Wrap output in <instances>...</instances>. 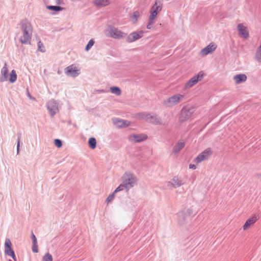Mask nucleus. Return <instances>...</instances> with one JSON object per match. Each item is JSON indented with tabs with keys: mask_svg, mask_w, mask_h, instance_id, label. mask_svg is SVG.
<instances>
[{
	"mask_svg": "<svg viewBox=\"0 0 261 261\" xmlns=\"http://www.w3.org/2000/svg\"><path fill=\"white\" fill-rule=\"evenodd\" d=\"M38 49L41 52H45V49L43 43L39 41L37 44Z\"/></svg>",
	"mask_w": 261,
	"mask_h": 261,
	"instance_id": "32",
	"label": "nucleus"
},
{
	"mask_svg": "<svg viewBox=\"0 0 261 261\" xmlns=\"http://www.w3.org/2000/svg\"><path fill=\"white\" fill-rule=\"evenodd\" d=\"M47 108L51 116L54 115L58 110L57 103L53 100L48 102Z\"/></svg>",
	"mask_w": 261,
	"mask_h": 261,
	"instance_id": "16",
	"label": "nucleus"
},
{
	"mask_svg": "<svg viewBox=\"0 0 261 261\" xmlns=\"http://www.w3.org/2000/svg\"><path fill=\"white\" fill-rule=\"evenodd\" d=\"M182 185L181 181L177 177H173L168 184V186L170 188H176Z\"/></svg>",
	"mask_w": 261,
	"mask_h": 261,
	"instance_id": "17",
	"label": "nucleus"
},
{
	"mask_svg": "<svg viewBox=\"0 0 261 261\" xmlns=\"http://www.w3.org/2000/svg\"><path fill=\"white\" fill-rule=\"evenodd\" d=\"M204 75L205 74L203 71H200L197 74L191 78L186 83L184 86L185 88L186 89H188L193 87L199 81H201Z\"/></svg>",
	"mask_w": 261,
	"mask_h": 261,
	"instance_id": "3",
	"label": "nucleus"
},
{
	"mask_svg": "<svg viewBox=\"0 0 261 261\" xmlns=\"http://www.w3.org/2000/svg\"><path fill=\"white\" fill-rule=\"evenodd\" d=\"M20 26L22 34L19 37L20 42L22 44H30L33 32L31 23L27 20H23Z\"/></svg>",
	"mask_w": 261,
	"mask_h": 261,
	"instance_id": "1",
	"label": "nucleus"
},
{
	"mask_svg": "<svg viewBox=\"0 0 261 261\" xmlns=\"http://www.w3.org/2000/svg\"><path fill=\"white\" fill-rule=\"evenodd\" d=\"M158 14L156 13H154L150 11V15L148 19V22L146 25V28L147 29H151L152 28L153 24L154 23L155 19L157 17Z\"/></svg>",
	"mask_w": 261,
	"mask_h": 261,
	"instance_id": "15",
	"label": "nucleus"
},
{
	"mask_svg": "<svg viewBox=\"0 0 261 261\" xmlns=\"http://www.w3.org/2000/svg\"><path fill=\"white\" fill-rule=\"evenodd\" d=\"M61 0H56L55 4L56 5H60V4H61Z\"/></svg>",
	"mask_w": 261,
	"mask_h": 261,
	"instance_id": "42",
	"label": "nucleus"
},
{
	"mask_svg": "<svg viewBox=\"0 0 261 261\" xmlns=\"http://www.w3.org/2000/svg\"><path fill=\"white\" fill-rule=\"evenodd\" d=\"M185 146V143L182 141L178 142L173 148V151L175 153L179 152Z\"/></svg>",
	"mask_w": 261,
	"mask_h": 261,
	"instance_id": "23",
	"label": "nucleus"
},
{
	"mask_svg": "<svg viewBox=\"0 0 261 261\" xmlns=\"http://www.w3.org/2000/svg\"><path fill=\"white\" fill-rule=\"evenodd\" d=\"M43 261H53L51 255L48 253H46L43 257Z\"/></svg>",
	"mask_w": 261,
	"mask_h": 261,
	"instance_id": "31",
	"label": "nucleus"
},
{
	"mask_svg": "<svg viewBox=\"0 0 261 261\" xmlns=\"http://www.w3.org/2000/svg\"><path fill=\"white\" fill-rule=\"evenodd\" d=\"M184 96L181 94H176L170 97L164 101V105L167 107H173L179 103L183 99Z\"/></svg>",
	"mask_w": 261,
	"mask_h": 261,
	"instance_id": "5",
	"label": "nucleus"
},
{
	"mask_svg": "<svg viewBox=\"0 0 261 261\" xmlns=\"http://www.w3.org/2000/svg\"><path fill=\"white\" fill-rule=\"evenodd\" d=\"M47 8L50 10L55 11H60L63 10V8L60 6H47Z\"/></svg>",
	"mask_w": 261,
	"mask_h": 261,
	"instance_id": "30",
	"label": "nucleus"
},
{
	"mask_svg": "<svg viewBox=\"0 0 261 261\" xmlns=\"http://www.w3.org/2000/svg\"><path fill=\"white\" fill-rule=\"evenodd\" d=\"M217 48V45L214 43H211L209 45L203 48L200 51L202 56H205L208 54L214 51Z\"/></svg>",
	"mask_w": 261,
	"mask_h": 261,
	"instance_id": "11",
	"label": "nucleus"
},
{
	"mask_svg": "<svg viewBox=\"0 0 261 261\" xmlns=\"http://www.w3.org/2000/svg\"><path fill=\"white\" fill-rule=\"evenodd\" d=\"M236 84H239L241 83L244 82L247 80V76L244 74H239L236 75L233 77Z\"/></svg>",
	"mask_w": 261,
	"mask_h": 261,
	"instance_id": "21",
	"label": "nucleus"
},
{
	"mask_svg": "<svg viewBox=\"0 0 261 261\" xmlns=\"http://www.w3.org/2000/svg\"><path fill=\"white\" fill-rule=\"evenodd\" d=\"M123 183L125 186V189L128 191L134 187L136 183V177L130 173H125L123 176Z\"/></svg>",
	"mask_w": 261,
	"mask_h": 261,
	"instance_id": "4",
	"label": "nucleus"
},
{
	"mask_svg": "<svg viewBox=\"0 0 261 261\" xmlns=\"http://www.w3.org/2000/svg\"><path fill=\"white\" fill-rule=\"evenodd\" d=\"M146 113H141L137 114V117L139 119L145 120Z\"/></svg>",
	"mask_w": 261,
	"mask_h": 261,
	"instance_id": "37",
	"label": "nucleus"
},
{
	"mask_svg": "<svg viewBox=\"0 0 261 261\" xmlns=\"http://www.w3.org/2000/svg\"><path fill=\"white\" fill-rule=\"evenodd\" d=\"M111 92L117 95H121V90L118 87H112L110 88Z\"/></svg>",
	"mask_w": 261,
	"mask_h": 261,
	"instance_id": "29",
	"label": "nucleus"
},
{
	"mask_svg": "<svg viewBox=\"0 0 261 261\" xmlns=\"http://www.w3.org/2000/svg\"><path fill=\"white\" fill-rule=\"evenodd\" d=\"M213 153V150L211 148H207L201 152L194 160L196 164L207 160Z\"/></svg>",
	"mask_w": 261,
	"mask_h": 261,
	"instance_id": "6",
	"label": "nucleus"
},
{
	"mask_svg": "<svg viewBox=\"0 0 261 261\" xmlns=\"http://www.w3.org/2000/svg\"><path fill=\"white\" fill-rule=\"evenodd\" d=\"M110 4V0H94V5L97 8L106 7Z\"/></svg>",
	"mask_w": 261,
	"mask_h": 261,
	"instance_id": "19",
	"label": "nucleus"
},
{
	"mask_svg": "<svg viewBox=\"0 0 261 261\" xmlns=\"http://www.w3.org/2000/svg\"><path fill=\"white\" fill-rule=\"evenodd\" d=\"M115 194L114 193V192L111 195H110L107 199H106V202H107L108 203L111 202L114 198L115 197Z\"/></svg>",
	"mask_w": 261,
	"mask_h": 261,
	"instance_id": "35",
	"label": "nucleus"
},
{
	"mask_svg": "<svg viewBox=\"0 0 261 261\" xmlns=\"http://www.w3.org/2000/svg\"><path fill=\"white\" fill-rule=\"evenodd\" d=\"M32 250L34 252H38L37 245V243H33L32 246Z\"/></svg>",
	"mask_w": 261,
	"mask_h": 261,
	"instance_id": "39",
	"label": "nucleus"
},
{
	"mask_svg": "<svg viewBox=\"0 0 261 261\" xmlns=\"http://www.w3.org/2000/svg\"><path fill=\"white\" fill-rule=\"evenodd\" d=\"M161 119L157 115H152L149 122L154 124H159L161 123Z\"/></svg>",
	"mask_w": 261,
	"mask_h": 261,
	"instance_id": "26",
	"label": "nucleus"
},
{
	"mask_svg": "<svg viewBox=\"0 0 261 261\" xmlns=\"http://www.w3.org/2000/svg\"><path fill=\"white\" fill-rule=\"evenodd\" d=\"M65 73L72 76H76L80 73L77 67L73 65L68 66L65 69Z\"/></svg>",
	"mask_w": 261,
	"mask_h": 261,
	"instance_id": "13",
	"label": "nucleus"
},
{
	"mask_svg": "<svg viewBox=\"0 0 261 261\" xmlns=\"http://www.w3.org/2000/svg\"><path fill=\"white\" fill-rule=\"evenodd\" d=\"M254 59L257 62L261 63V43L256 48Z\"/></svg>",
	"mask_w": 261,
	"mask_h": 261,
	"instance_id": "22",
	"label": "nucleus"
},
{
	"mask_svg": "<svg viewBox=\"0 0 261 261\" xmlns=\"http://www.w3.org/2000/svg\"><path fill=\"white\" fill-rule=\"evenodd\" d=\"M239 35L244 39H247L249 36V31L247 28L242 23L237 25Z\"/></svg>",
	"mask_w": 261,
	"mask_h": 261,
	"instance_id": "10",
	"label": "nucleus"
},
{
	"mask_svg": "<svg viewBox=\"0 0 261 261\" xmlns=\"http://www.w3.org/2000/svg\"><path fill=\"white\" fill-rule=\"evenodd\" d=\"M140 17V13L138 11L134 12L130 16V21L133 23H135L138 21L139 17Z\"/></svg>",
	"mask_w": 261,
	"mask_h": 261,
	"instance_id": "25",
	"label": "nucleus"
},
{
	"mask_svg": "<svg viewBox=\"0 0 261 261\" xmlns=\"http://www.w3.org/2000/svg\"><path fill=\"white\" fill-rule=\"evenodd\" d=\"M8 69L7 67V65L5 63L4 66L3 67L1 70V76L0 80L1 82H4L8 80Z\"/></svg>",
	"mask_w": 261,
	"mask_h": 261,
	"instance_id": "18",
	"label": "nucleus"
},
{
	"mask_svg": "<svg viewBox=\"0 0 261 261\" xmlns=\"http://www.w3.org/2000/svg\"><path fill=\"white\" fill-rule=\"evenodd\" d=\"M32 238L33 240V243H37V239L34 234L33 233V232H32Z\"/></svg>",
	"mask_w": 261,
	"mask_h": 261,
	"instance_id": "40",
	"label": "nucleus"
},
{
	"mask_svg": "<svg viewBox=\"0 0 261 261\" xmlns=\"http://www.w3.org/2000/svg\"><path fill=\"white\" fill-rule=\"evenodd\" d=\"M151 115H152L150 114L146 113L145 116V121L149 122Z\"/></svg>",
	"mask_w": 261,
	"mask_h": 261,
	"instance_id": "38",
	"label": "nucleus"
},
{
	"mask_svg": "<svg viewBox=\"0 0 261 261\" xmlns=\"http://www.w3.org/2000/svg\"><path fill=\"white\" fill-rule=\"evenodd\" d=\"M147 136L145 134L132 135L129 136V140L135 142H139L146 140Z\"/></svg>",
	"mask_w": 261,
	"mask_h": 261,
	"instance_id": "14",
	"label": "nucleus"
},
{
	"mask_svg": "<svg viewBox=\"0 0 261 261\" xmlns=\"http://www.w3.org/2000/svg\"><path fill=\"white\" fill-rule=\"evenodd\" d=\"M55 145L57 147H60L62 146V142L59 139H55Z\"/></svg>",
	"mask_w": 261,
	"mask_h": 261,
	"instance_id": "36",
	"label": "nucleus"
},
{
	"mask_svg": "<svg viewBox=\"0 0 261 261\" xmlns=\"http://www.w3.org/2000/svg\"><path fill=\"white\" fill-rule=\"evenodd\" d=\"M258 218L255 216H253L248 219L244 225L243 226V229L244 230H247L251 226H252L257 221Z\"/></svg>",
	"mask_w": 261,
	"mask_h": 261,
	"instance_id": "12",
	"label": "nucleus"
},
{
	"mask_svg": "<svg viewBox=\"0 0 261 261\" xmlns=\"http://www.w3.org/2000/svg\"><path fill=\"white\" fill-rule=\"evenodd\" d=\"M17 74L14 70H12L10 74L8 75V80L10 83H14L16 81Z\"/></svg>",
	"mask_w": 261,
	"mask_h": 261,
	"instance_id": "24",
	"label": "nucleus"
},
{
	"mask_svg": "<svg viewBox=\"0 0 261 261\" xmlns=\"http://www.w3.org/2000/svg\"><path fill=\"white\" fill-rule=\"evenodd\" d=\"M189 168L195 170L196 169V166L194 164H190Z\"/></svg>",
	"mask_w": 261,
	"mask_h": 261,
	"instance_id": "41",
	"label": "nucleus"
},
{
	"mask_svg": "<svg viewBox=\"0 0 261 261\" xmlns=\"http://www.w3.org/2000/svg\"><path fill=\"white\" fill-rule=\"evenodd\" d=\"M162 9V4L160 2L156 1L154 5L152 6L150 11L153 12L154 13H156V14H159V13L161 11Z\"/></svg>",
	"mask_w": 261,
	"mask_h": 261,
	"instance_id": "20",
	"label": "nucleus"
},
{
	"mask_svg": "<svg viewBox=\"0 0 261 261\" xmlns=\"http://www.w3.org/2000/svg\"><path fill=\"white\" fill-rule=\"evenodd\" d=\"M111 37L115 39H121L126 36V34L120 31L117 28H112L109 31Z\"/></svg>",
	"mask_w": 261,
	"mask_h": 261,
	"instance_id": "9",
	"label": "nucleus"
},
{
	"mask_svg": "<svg viewBox=\"0 0 261 261\" xmlns=\"http://www.w3.org/2000/svg\"><path fill=\"white\" fill-rule=\"evenodd\" d=\"M5 252L8 255L11 256L14 260H16V256L12 248V243L9 239H7L5 242Z\"/></svg>",
	"mask_w": 261,
	"mask_h": 261,
	"instance_id": "7",
	"label": "nucleus"
},
{
	"mask_svg": "<svg viewBox=\"0 0 261 261\" xmlns=\"http://www.w3.org/2000/svg\"><path fill=\"white\" fill-rule=\"evenodd\" d=\"M116 124L118 127H126L129 125V122L127 121L124 120H118L116 122Z\"/></svg>",
	"mask_w": 261,
	"mask_h": 261,
	"instance_id": "27",
	"label": "nucleus"
},
{
	"mask_svg": "<svg viewBox=\"0 0 261 261\" xmlns=\"http://www.w3.org/2000/svg\"><path fill=\"white\" fill-rule=\"evenodd\" d=\"M19 144H20V138H18V143H17V149H18L19 148Z\"/></svg>",
	"mask_w": 261,
	"mask_h": 261,
	"instance_id": "43",
	"label": "nucleus"
},
{
	"mask_svg": "<svg viewBox=\"0 0 261 261\" xmlns=\"http://www.w3.org/2000/svg\"><path fill=\"white\" fill-rule=\"evenodd\" d=\"M94 43V40L92 39L90 40L89 41L88 44L86 46V48H85L86 50V51L89 50L91 48V47L93 45Z\"/></svg>",
	"mask_w": 261,
	"mask_h": 261,
	"instance_id": "34",
	"label": "nucleus"
},
{
	"mask_svg": "<svg viewBox=\"0 0 261 261\" xmlns=\"http://www.w3.org/2000/svg\"><path fill=\"white\" fill-rule=\"evenodd\" d=\"M144 32L140 31L130 33L127 37L126 41L128 42H133L143 37Z\"/></svg>",
	"mask_w": 261,
	"mask_h": 261,
	"instance_id": "8",
	"label": "nucleus"
},
{
	"mask_svg": "<svg viewBox=\"0 0 261 261\" xmlns=\"http://www.w3.org/2000/svg\"><path fill=\"white\" fill-rule=\"evenodd\" d=\"M194 113V109L190 107H184L181 110L178 120L180 123H183L190 119Z\"/></svg>",
	"mask_w": 261,
	"mask_h": 261,
	"instance_id": "2",
	"label": "nucleus"
},
{
	"mask_svg": "<svg viewBox=\"0 0 261 261\" xmlns=\"http://www.w3.org/2000/svg\"><path fill=\"white\" fill-rule=\"evenodd\" d=\"M124 188L125 189V186L122 182L115 190L114 193L121 191L123 190Z\"/></svg>",
	"mask_w": 261,
	"mask_h": 261,
	"instance_id": "33",
	"label": "nucleus"
},
{
	"mask_svg": "<svg viewBox=\"0 0 261 261\" xmlns=\"http://www.w3.org/2000/svg\"><path fill=\"white\" fill-rule=\"evenodd\" d=\"M88 144L89 147L91 149H94L96 147V139L94 138H91L89 139L88 141Z\"/></svg>",
	"mask_w": 261,
	"mask_h": 261,
	"instance_id": "28",
	"label": "nucleus"
}]
</instances>
